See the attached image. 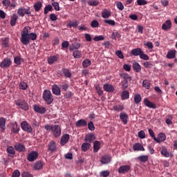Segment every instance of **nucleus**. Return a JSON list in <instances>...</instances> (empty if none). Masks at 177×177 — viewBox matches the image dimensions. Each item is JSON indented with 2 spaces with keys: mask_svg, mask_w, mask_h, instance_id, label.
<instances>
[{
  "mask_svg": "<svg viewBox=\"0 0 177 177\" xmlns=\"http://www.w3.org/2000/svg\"><path fill=\"white\" fill-rule=\"evenodd\" d=\"M30 39L35 41L37 39V34L31 32V28L30 26H25L21 32L20 41L23 45H28Z\"/></svg>",
  "mask_w": 177,
  "mask_h": 177,
  "instance_id": "f257e3e1",
  "label": "nucleus"
},
{
  "mask_svg": "<svg viewBox=\"0 0 177 177\" xmlns=\"http://www.w3.org/2000/svg\"><path fill=\"white\" fill-rule=\"evenodd\" d=\"M43 99L46 102L47 104H51L53 102V95L49 90H45L43 93Z\"/></svg>",
  "mask_w": 177,
  "mask_h": 177,
  "instance_id": "f03ea898",
  "label": "nucleus"
},
{
  "mask_svg": "<svg viewBox=\"0 0 177 177\" xmlns=\"http://www.w3.org/2000/svg\"><path fill=\"white\" fill-rule=\"evenodd\" d=\"M15 104L18 106L19 109L25 110L26 111H27V110H28L29 109L28 104L26 101L22 100H17V101H15Z\"/></svg>",
  "mask_w": 177,
  "mask_h": 177,
  "instance_id": "7ed1b4c3",
  "label": "nucleus"
},
{
  "mask_svg": "<svg viewBox=\"0 0 177 177\" xmlns=\"http://www.w3.org/2000/svg\"><path fill=\"white\" fill-rule=\"evenodd\" d=\"M17 15H19L21 17H24L25 15H31V11L30 10V7L28 8H19L17 10Z\"/></svg>",
  "mask_w": 177,
  "mask_h": 177,
  "instance_id": "20e7f679",
  "label": "nucleus"
},
{
  "mask_svg": "<svg viewBox=\"0 0 177 177\" xmlns=\"http://www.w3.org/2000/svg\"><path fill=\"white\" fill-rule=\"evenodd\" d=\"M52 132L55 138H59L62 135V128L59 125L54 124Z\"/></svg>",
  "mask_w": 177,
  "mask_h": 177,
  "instance_id": "39448f33",
  "label": "nucleus"
},
{
  "mask_svg": "<svg viewBox=\"0 0 177 177\" xmlns=\"http://www.w3.org/2000/svg\"><path fill=\"white\" fill-rule=\"evenodd\" d=\"M21 128L23 129V131L28 132V133H31V132H32V127H31L26 121L21 123Z\"/></svg>",
  "mask_w": 177,
  "mask_h": 177,
  "instance_id": "423d86ee",
  "label": "nucleus"
},
{
  "mask_svg": "<svg viewBox=\"0 0 177 177\" xmlns=\"http://www.w3.org/2000/svg\"><path fill=\"white\" fill-rule=\"evenodd\" d=\"M38 158V152L35 151H31L30 153L28 154V161L32 162L35 161Z\"/></svg>",
  "mask_w": 177,
  "mask_h": 177,
  "instance_id": "0eeeda50",
  "label": "nucleus"
},
{
  "mask_svg": "<svg viewBox=\"0 0 177 177\" xmlns=\"http://www.w3.org/2000/svg\"><path fill=\"white\" fill-rule=\"evenodd\" d=\"M68 140H70V135L67 133L62 135L60 140L61 146H65L68 142Z\"/></svg>",
  "mask_w": 177,
  "mask_h": 177,
  "instance_id": "6e6552de",
  "label": "nucleus"
},
{
  "mask_svg": "<svg viewBox=\"0 0 177 177\" xmlns=\"http://www.w3.org/2000/svg\"><path fill=\"white\" fill-rule=\"evenodd\" d=\"M144 104L147 106V107H149V109H157V106L156 104L153 103L151 101L149 100L147 98L144 99Z\"/></svg>",
  "mask_w": 177,
  "mask_h": 177,
  "instance_id": "1a4fd4ad",
  "label": "nucleus"
},
{
  "mask_svg": "<svg viewBox=\"0 0 177 177\" xmlns=\"http://www.w3.org/2000/svg\"><path fill=\"white\" fill-rule=\"evenodd\" d=\"M111 161V157H110V156H109V155H104V156H102L100 160V162L103 165H104L106 164H109V162H110Z\"/></svg>",
  "mask_w": 177,
  "mask_h": 177,
  "instance_id": "9d476101",
  "label": "nucleus"
},
{
  "mask_svg": "<svg viewBox=\"0 0 177 177\" xmlns=\"http://www.w3.org/2000/svg\"><path fill=\"white\" fill-rule=\"evenodd\" d=\"M131 169L129 165H122L118 168L119 174H127Z\"/></svg>",
  "mask_w": 177,
  "mask_h": 177,
  "instance_id": "9b49d317",
  "label": "nucleus"
},
{
  "mask_svg": "<svg viewBox=\"0 0 177 177\" xmlns=\"http://www.w3.org/2000/svg\"><path fill=\"white\" fill-rule=\"evenodd\" d=\"M10 64H12L10 59L8 58H5L0 64V67H1V68H6V67H9Z\"/></svg>",
  "mask_w": 177,
  "mask_h": 177,
  "instance_id": "f8f14e48",
  "label": "nucleus"
},
{
  "mask_svg": "<svg viewBox=\"0 0 177 177\" xmlns=\"http://www.w3.org/2000/svg\"><path fill=\"white\" fill-rule=\"evenodd\" d=\"M34 111L39 114H45L46 112L45 107L39 106V105H34Z\"/></svg>",
  "mask_w": 177,
  "mask_h": 177,
  "instance_id": "ddd939ff",
  "label": "nucleus"
},
{
  "mask_svg": "<svg viewBox=\"0 0 177 177\" xmlns=\"http://www.w3.org/2000/svg\"><path fill=\"white\" fill-rule=\"evenodd\" d=\"M171 27H172V22H171V20L168 19L162 25V29H163L165 31H167V30H171Z\"/></svg>",
  "mask_w": 177,
  "mask_h": 177,
  "instance_id": "4468645a",
  "label": "nucleus"
},
{
  "mask_svg": "<svg viewBox=\"0 0 177 177\" xmlns=\"http://www.w3.org/2000/svg\"><path fill=\"white\" fill-rule=\"evenodd\" d=\"M133 149L134 151H145V147L139 142L133 145Z\"/></svg>",
  "mask_w": 177,
  "mask_h": 177,
  "instance_id": "2eb2a0df",
  "label": "nucleus"
},
{
  "mask_svg": "<svg viewBox=\"0 0 177 177\" xmlns=\"http://www.w3.org/2000/svg\"><path fill=\"white\" fill-rule=\"evenodd\" d=\"M52 92L54 95H56V96H60V88H59L57 85L54 84L52 86Z\"/></svg>",
  "mask_w": 177,
  "mask_h": 177,
  "instance_id": "dca6fc26",
  "label": "nucleus"
},
{
  "mask_svg": "<svg viewBox=\"0 0 177 177\" xmlns=\"http://www.w3.org/2000/svg\"><path fill=\"white\" fill-rule=\"evenodd\" d=\"M133 68L136 73H140L142 71V66L137 62L133 63Z\"/></svg>",
  "mask_w": 177,
  "mask_h": 177,
  "instance_id": "f3484780",
  "label": "nucleus"
},
{
  "mask_svg": "<svg viewBox=\"0 0 177 177\" xmlns=\"http://www.w3.org/2000/svg\"><path fill=\"white\" fill-rule=\"evenodd\" d=\"M95 137L93 133H89L86 135L85 140L86 142H88V143H92L93 140H95Z\"/></svg>",
  "mask_w": 177,
  "mask_h": 177,
  "instance_id": "a211bd4d",
  "label": "nucleus"
},
{
  "mask_svg": "<svg viewBox=\"0 0 177 177\" xmlns=\"http://www.w3.org/2000/svg\"><path fill=\"white\" fill-rule=\"evenodd\" d=\"M142 51L140 48H133L131 50V55H133V56H140Z\"/></svg>",
  "mask_w": 177,
  "mask_h": 177,
  "instance_id": "6ab92c4d",
  "label": "nucleus"
},
{
  "mask_svg": "<svg viewBox=\"0 0 177 177\" xmlns=\"http://www.w3.org/2000/svg\"><path fill=\"white\" fill-rule=\"evenodd\" d=\"M87 124H88V123L84 119L79 120L75 123L76 127H78L79 128L81 127H86Z\"/></svg>",
  "mask_w": 177,
  "mask_h": 177,
  "instance_id": "aec40b11",
  "label": "nucleus"
},
{
  "mask_svg": "<svg viewBox=\"0 0 177 177\" xmlns=\"http://www.w3.org/2000/svg\"><path fill=\"white\" fill-rule=\"evenodd\" d=\"M103 88L104 90L106 91V92H113L114 91V86L109 84H104Z\"/></svg>",
  "mask_w": 177,
  "mask_h": 177,
  "instance_id": "412c9836",
  "label": "nucleus"
},
{
  "mask_svg": "<svg viewBox=\"0 0 177 177\" xmlns=\"http://www.w3.org/2000/svg\"><path fill=\"white\" fill-rule=\"evenodd\" d=\"M165 139H167L165 134L160 133V134H158V138H156V140H155V142H157V143H160L161 142H165Z\"/></svg>",
  "mask_w": 177,
  "mask_h": 177,
  "instance_id": "4be33fe9",
  "label": "nucleus"
},
{
  "mask_svg": "<svg viewBox=\"0 0 177 177\" xmlns=\"http://www.w3.org/2000/svg\"><path fill=\"white\" fill-rule=\"evenodd\" d=\"M160 153L163 157H169V152H168V150L167 149V148H165V147H162L160 148Z\"/></svg>",
  "mask_w": 177,
  "mask_h": 177,
  "instance_id": "5701e85b",
  "label": "nucleus"
},
{
  "mask_svg": "<svg viewBox=\"0 0 177 177\" xmlns=\"http://www.w3.org/2000/svg\"><path fill=\"white\" fill-rule=\"evenodd\" d=\"M110 16H111V13L110 12L109 10H108L107 9H104L102 10V17H103V19H109Z\"/></svg>",
  "mask_w": 177,
  "mask_h": 177,
  "instance_id": "b1692460",
  "label": "nucleus"
},
{
  "mask_svg": "<svg viewBox=\"0 0 177 177\" xmlns=\"http://www.w3.org/2000/svg\"><path fill=\"white\" fill-rule=\"evenodd\" d=\"M15 148L17 151H26V147L20 143L16 144Z\"/></svg>",
  "mask_w": 177,
  "mask_h": 177,
  "instance_id": "393cba45",
  "label": "nucleus"
},
{
  "mask_svg": "<svg viewBox=\"0 0 177 177\" xmlns=\"http://www.w3.org/2000/svg\"><path fill=\"white\" fill-rule=\"evenodd\" d=\"M120 117L124 124H128V115L123 112L120 114Z\"/></svg>",
  "mask_w": 177,
  "mask_h": 177,
  "instance_id": "a878e982",
  "label": "nucleus"
},
{
  "mask_svg": "<svg viewBox=\"0 0 177 177\" xmlns=\"http://www.w3.org/2000/svg\"><path fill=\"white\" fill-rule=\"evenodd\" d=\"M1 42L3 48L9 47V38L8 37L3 38L1 39Z\"/></svg>",
  "mask_w": 177,
  "mask_h": 177,
  "instance_id": "bb28decb",
  "label": "nucleus"
},
{
  "mask_svg": "<svg viewBox=\"0 0 177 177\" xmlns=\"http://www.w3.org/2000/svg\"><path fill=\"white\" fill-rule=\"evenodd\" d=\"M17 19H19V17H17V15L16 14H14L11 17L10 25L12 26V27H13L14 26H16V23L17 21Z\"/></svg>",
  "mask_w": 177,
  "mask_h": 177,
  "instance_id": "cd10ccee",
  "label": "nucleus"
},
{
  "mask_svg": "<svg viewBox=\"0 0 177 177\" xmlns=\"http://www.w3.org/2000/svg\"><path fill=\"white\" fill-rule=\"evenodd\" d=\"M73 55L75 59H80V57H82V52L80 50H76L73 51Z\"/></svg>",
  "mask_w": 177,
  "mask_h": 177,
  "instance_id": "c85d7f7f",
  "label": "nucleus"
},
{
  "mask_svg": "<svg viewBox=\"0 0 177 177\" xmlns=\"http://www.w3.org/2000/svg\"><path fill=\"white\" fill-rule=\"evenodd\" d=\"M176 56V51L175 50H170L167 53V59H174Z\"/></svg>",
  "mask_w": 177,
  "mask_h": 177,
  "instance_id": "c756f323",
  "label": "nucleus"
},
{
  "mask_svg": "<svg viewBox=\"0 0 177 177\" xmlns=\"http://www.w3.org/2000/svg\"><path fill=\"white\" fill-rule=\"evenodd\" d=\"M48 150L50 151H55L56 150V143L54 141H51L48 144Z\"/></svg>",
  "mask_w": 177,
  "mask_h": 177,
  "instance_id": "7c9ffc66",
  "label": "nucleus"
},
{
  "mask_svg": "<svg viewBox=\"0 0 177 177\" xmlns=\"http://www.w3.org/2000/svg\"><path fill=\"white\" fill-rule=\"evenodd\" d=\"M55 62H57V56L54 55V56H50L48 58V64H53Z\"/></svg>",
  "mask_w": 177,
  "mask_h": 177,
  "instance_id": "2f4dec72",
  "label": "nucleus"
},
{
  "mask_svg": "<svg viewBox=\"0 0 177 177\" xmlns=\"http://www.w3.org/2000/svg\"><path fill=\"white\" fill-rule=\"evenodd\" d=\"M33 7L35 8V12H39V10H41V8H42V3H41V1L35 3Z\"/></svg>",
  "mask_w": 177,
  "mask_h": 177,
  "instance_id": "473e14b6",
  "label": "nucleus"
},
{
  "mask_svg": "<svg viewBox=\"0 0 177 177\" xmlns=\"http://www.w3.org/2000/svg\"><path fill=\"white\" fill-rule=\"evenodd\" d=\"M91 149V144L88 142H84L82 145V151H88Z\"/></svg>",
  "mask_w": 177,
  "mask_h": 177,
  "instance_id": "72a5a7b5",
  "label": "nucleus"
},
{
  "mask_svg": "<svg viewBox=\"0 0 177 177\" xmlns=\"http://www.w3.org/2000/svg\"><path fill=\"white\" fill-rule=\"evenodd\" d=\"M81 48V44L80 43H74L69 48V50H75L77 49H80Z\"/></svg>",
  "mask_w": 177,
  "mask_h": 177,
  "instance_id": "f704fd0d",
  "label": "nucleus"
},
{
  "mask_svg": "<svg viewBox=\"0 0 177 177\" xmlns=\"http://www.w3.org/2000/svg\"><path fill=\"white\" fill-rule=\"evenodd\" d=\"M93 150L95 153H97L100 149V142L99 141H95L93 145Z\"/></svg>",
  "mask_w": 177,
  "mask_h": 177,
  "instance_id": "c9c22d12",
  "label": "nucleus"
},
{
  "mask_svg": "<svg viewBox=\"0 0 177 177\" xmlns=\"http://www.w3.org/2000/svg\"><path fill=\"white\" fill-rule=\"evenodd\" d=\"M5 125H6V120L3 118H0V128L5 131Z\"/></svg>",
  "mask_w": 177,
  "mask_h": 177,
  "instance_id": "e433bc0d",
  "label": "nucleus"
},
{
  "mask_svg": "<svg viewBox=\"0 0 177 177\" xmlns=\"http://www.w3.org/2000/svg\"><path fill=\"white\" fill-rule=\"evenodd\" d=\"M44 167V164L41 162H37L34 165V169L39 170L42 169Z\"/></svg>",
  "mask_w": 177,
  "mask_h": 177,
  "instance_id": "4c0bfd02",
  "label": "nucleus"
},
{
  "mask_svg": "<svg viewBox=\"0 0 177 177\" xmlns=\"http://www.w3.org/2000/svg\"><path fill=\"white\" fill-rule=\"evenodd\" d=\"M122 99L123 100H127V99H129V91H122Z\"/></svg>",
  "mask_w": 177,
  "mask_h": 177,
  "instance_id": "58836bf2",
  "label": "nucleus"
},
{
  "mask_svg": "<svg viewBox=\"0 0 177 177\" xmlns=\"http://www.w3.org/2000/svg\"><path fill=\"white\" fill-rule=\"evenodd\" d=\"M67 27L71 28V27H78V22L77 21H70L67 24Z\"/></svg>",
  "mask_w": 177,
  "mask_h": 177,
  "instance_id": "ea45409f",
  "label": "nucleus"
},
{
  "mask_svg": "<svg viewBox=\"0 0 177 177\" xmlns=\"http://www.w3.org/2000/svg\"><path fill=\"white\" fill-rule=\"evenodd\" d=\"M138 160H139V161H141V162H146V161H147V160H149V156H138Z\"/></svg>",
  "mask_w": 177,
  "mask_h": 177,
  "instance_id": "a19ab883",
  "label": "nucleus"
},
{
  "mask_svg": "<svg viewBox=\"0 0 177 177\" xmlns=\"http://www.w3.org/2000/svg\"><path fill=\"white\" fill-rule=\"evenodd\" d=\"M113 109L115 111H122L124 110V106L122 105H115L113 106Z\"/></svg>",
  "mask_w": 177,
  "mask_h": 177,
  "instance_id": "79ce46f5",
  "label": "nucleus"
},
{
  "mask_svg": "<svg viewBox=\"0 0 177 177\" xmlns=\"http://www.w3.org/2000/svg\"><path fill=\"white\" fill-rule=\"evenodd\" d=\"M111 37L113 39H117V38H121V34L118 31L113 32Z\"/></svg>",
  "mask_w": 177,
  "mask_h": 177,
  "instance_id": "37998d69",
  "label": "nucleus"
},
{
  "mask_svg": "<svg viewBox=\"0 0 177 177\" xmlns=\"http://www.w3.org/2000/svg\"><path fill=\"white\" fill-rule=\"evenodd\" d=\"M142 86L146 88V89H150V82L147 80H143Z\"/></svg>",
  "mask_w": 177,
  "mask_h": 177,
  "instance_id": "c03bdc74",
  "label": "nucleus"
},
{
  "mask_svg": "<svg viewBox=\"0 0 177 177\" xmlns=\"http://www.w3.org/2000/svg\"><path fill=\"white\" fill-rule=\"evenodd\" d=\"M134 102L137 104H139L140 102H142V97L139 94H136L134 95Z\"/></svg>",
  "mask_w": 177,
  "mask_h": 177,
  "instance_id": "a18cd8bd",
  "label": "nucleus"
},
{
  "mask_svg": "<svg viewBox=\"0 0 177 177\" xmlns=\"http://www.w3.org/2000/svg\"><path fill=\"white\" fill-rule=\"evenodd\" d=\"M91 62L89 59H84L82 62V66L84 67V68H86V67H89L91 66Z\"/></svg>",
  "mask_w": 177,
  "mask_h": 177,
  "instance_id": "49530a36",
  "label": "nucleus"
},
{
  "mask_svg": "<svg viewBox=\"0 0 177 177\" xmlns=\"http://www.w3.org/2000/svg\"><path fill=\"white\" fill-rule=\"evenodd\" d=\"M88 4L90 6H97V5L99 4V1L97 0L89 1H88Z\"/></svg>",
  "mask_w": 177,
  "mask_h": 177,
  "instance_id": "de8ad7c7",
  "label": "nucleus"
},
{
  "mask_svg": "<svg viewBox=\"0 0 177 177\" xmlns=\"http://www.w3.org/2000/svg\"><path fill=\"white\" fill-rule=\"evenodd\" d=\"M63 74L65 75L67 78H70L71 77V73L68 69H63Z\"/></svg>",
  "mask_w": 177,
  "mask_h": 177,
  "instance_id": "09e8293b",
  "label": "nucleus"
},
{
  "mask_svg": "<svg viewBox=\"0 0 177 177\" xmlns=\"http://www.w3.org/2000/svg\"><path fill=\"white\" fill-rule=\"evenodd\" d=\"M27 83L24 82H21L19 84V89H22L23 91H26V89H27Z\"/></svg>",
  "mask_w": 177,
  "mask_h": 177,
  "instance_id": "8fccbe9b",
  "label": "nucleus"
},
{
  "mask_svg": "<svg viewBox=\"0 0 177 177\" xmlns=\"http://www.w3.org/2000/svg\"><path fill=\"white\" fill-rule=\"evenodd\" d=\"M91 26L93 28H97V27H99V22L96 20H93L91 23Z\"/></svg>",
  "mask_w": 177,
  "mask_h": 177,
  "instance_id": "3c124183",
  "label": "nucleus"
},
{
  "mask_svg": "<svg viewBox=\"0 0 177 177\" xmlns=\"http://www.w3.org/2000/svg\"><path fill=\"white\" fill-rule=\"evenodd\" d=\"M140 57L142 59V60H149V55L145 54L143 51H142L141 54H140Z\"/></svg>",
  "mask_w": 177,
  "mask_h": 177,
  "instance_id": "603ef678",
  "label": "nucleus"
},
{
  "mask_svg": "<svg viewBox=\"0 0 177 177\" xmlns=\"http://www.w3.org/2000/svg\"><path fill=\"white\" fill-rule=\"evenodd\" d=\"M138 138H140V139H145V138H146V133H145V131L141 130L138 132Z\"/></svg>",
  "mask_w": 177,
  "mask_h": 177,
  "instance_id": "864d4df0",
  "label": "nucleus"
},
{
  "mask_svg": "<svg viewBox=\"0 0 177 177\" xmlns=\"http://www.w3.org/2000/svg\"><path fill=\"white\" fill-rule=\"evenodd\" d=\"M52 5L53 8H55V10L59 11L60 10V6H59V3L56 1H53L52 3Z\"/></svg>",
  "mask_w": 177,
  "mask_h": 177,
  "instance_id": "5fc2aeb1",
  "label": "nucleus"
},
{
  "mask_svg": "<svg viewBox=\"0 0 177 177\" xmlns=\"http://www.w3.org/2000/svg\"><path fill=\"white\" fill-rule=\"evenodd\" d=\"M7 153H8V154H15V148H13V147L10 146L7 148Z\"/></svg>",
  "mask_w": 177,
  "mask_h": 177,
  "instance_id": "6e6d98bb",
  "label": "nucleus"
},
{
  "mask_svg": "<svg viewBox=\"0 0 177 177\" xmlns=\"http://www.w3.org/2000/svg\"><path fill=\"white\" fill-rule=\"evenodd\" d=\"M52 11V6L50 5H48L44 8V15H48V12Z\"/></svg>",
  "mask_w": 177,
  "mask_h": 177,
  "instance_id": "4d7b16f0",
  "label": "nucleus"
},
{
  "mask_svg": "<svg viewBox=\"0 0 177 177\" xmlns=\"http://www.w3.org/2000/svg\"><path fill=\"white\" fill-rule=\"evenodd\" d=\"M54 127H55V124H53V125L46 124L44 126V129H46V131H53Z\"/></svg>",
  "mask_w": 177,
  "mask_h": 177,
  "instance_id": "13d9d810",
  "label": "nucleus"
},
{
  "mask_svg": "<svg viewBox=\"0 0 177 177\" xmlns=\"http://www.w3.org/2000/svg\"><path fill=\"white\" fill-rule=\"evenodd\" d=\"M116 6L119 10H124V4H122V3H121V1L117 2Z\"/></svg>",
  "mask_w": 177,
  "mask_h": 177,
  "instance_id": "bf43d9fd",
  "label": "nucleus"
},
{
  "mask_svg": "<svg viewBox=\"0 0 177 177\" xmlns=\"http://www.w3.org/2000/svg\"><path fill=\"white\" fill-rule=\"evenodd\" d=\"M12 132L14 133L19 132V127L17 126V124L15 123L12 125Z\"/></svg>",
  "mask_w": 177,
  "mask_h": 177,
  "instance_id": "052dcab7",
  "label": "nucleus"
},
{
  "mask_svg": "<svg viewBox=\"0 0 177 177\" xmlns=\"http://www.w3.org/2000/svg\"><path fill=\"white\" fill-rule=\"evenodd\" d=\"M115 55L119 57V59H124V54H122V51L118 50L115 52Z\"/></svg>",
  "mask_w": 177,
  "mask_h": 177,
  "instance_id": "680f3d73",
  "label": "nucleus"
},
{
  "mask_svg": "<svg viewBox=\"0 0 177 177\" xmlns=\"http://www.w3.org/2000/svg\"><path fill=\"white\" fill-rule=\"evenodd\" d=\"M88 128L89 131H95V124H93V122H90L88 124Z\"/></svg>",
  "mask_w": 177,
  "mask_h": 177,
  "instance_id": "e2e57ef3",
  "label": "nucleus"
},
{
  "mask_svg": "<svg viewBox=\"0 0 177 177\" xmlns=\"http://www.w3.org/2000/svg\"><path fill=\"white\" fill-rule=\"evenodd\" d=\"M128 88V80L122 81V88L127 89Z\"/></svg>",
  "mask_w": 177,
  "mask_h": 177,
  "instance_id": "0e129e2a",
  "label": "nucleus"
},
{
  "mask_svg": "<svg viewBox=\"0 0 177 177\" xmlns=\"http://www.w3.org/2000/svg\"><path fill=\"white\" fill-rule=\"evenodd\" d=\"M143 66L145 67V68H151V67H153V64L149 62H144Z\"/></svg>",
  "mask_w": 177,
  "mask_h": 177,
  "instance_id": "69168bd1",
  "label": "nucleus"
},
{
  "mask_svg": "<svg viewBox=\"0 0 177 177\" xmlns=\"http://www.w3.org/2000/svg\"><path fill=\"white\" fill-rule=\"evenodd\" d=\"M2 3L3 6H6V8H9L10 6V0H3Z\"/></svg>",
  "mask_w": 177,
  "mask_h": 177,
  "instance_id": "338daca9",
  "label": "nucleus"
},
{
  "mask_svg": "<svg viewBox=\"0 0 177 177\" xmlns=\"http://www.w3.org/2000/svg\"><path fill=\"white\" fill-rule=\"evenodd\" d=\"M20 171L19 170H15L12 173V177H19Z\"/></svg>",
  "mask_w": 177,
  "mask_h": 177,
  "instance_id": "774afa93",
  "label": "nucleus"
}]
</instances>
